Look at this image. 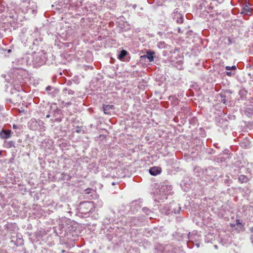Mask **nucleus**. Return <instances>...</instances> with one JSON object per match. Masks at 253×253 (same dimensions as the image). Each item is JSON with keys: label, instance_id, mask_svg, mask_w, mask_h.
I'll list each match as a JSON object with an SVG mask.
<instances>
[{"label": "nucleus", "instance_id": "5", "mask_svg": "<svg viewBox=\"0 0 253 253\" xmlns=\"http://www.w3.org/2000/svg\"><path fill=\"white\" fill-rule=\"evenodd\" d=\"M27 57L29 66L32 65L34 68H38L43 65L46 59V53L42 50L28 54Z\"/></svg>", "mask_w": 253, "mask_h": 253}, {"label": "nucleus", "instance_id": "53", "mask_svg": "<svg viewBox=\"0 0 253 253\" xmlns=\"http://www.w3.org/2000/svg\"><path fill=\"white\" fill-rule=\"evenodd\" d=\"M12 128L14 129H17V128H19V126H17L15 124H13V126H12Z\"/></svg>", "mask_w": 253, "mask_h": 253}, {"label": "nucleus", "instance_id": "40", "mask_svg": "<svg viewBox=\"0 0 253 253\" xmlns=\"http://www.w3.org/2000/svg\"><path fill=\"white\" fill-rule=\"evenodd\" d=\"M185 184H186L185 180H183L181 182L180 185H181L182 189L183 190V191H187L190 188V184H188L187 185H185Z\"/></svg>", "mask_w": 253, "mask_h": 253}, {"label": "nucleus", "instance_id": "10", "mask_svg": "<svg viewBox=\"0 0 253 253\" xmlns=\"http://www.w3.org/2000/svg\"><path fill=\"white\" fill-rule=\"evenodd\" d=\"M29 128L32 130L43 132L45 130L44 123L39 119L32 118L28 123Z\"/></svg>", "mask_w": 253, "mask_h": 253}, {"label": "nucleus", "instance_id": "4", "mask_svg": "<svg viewBox=\"0 0 253 253\" xmlns=\"http://www.w3.org/2000/svg\"><path fill=\"white\" fill-rule=\"evenodd\" d=\"M20 39L24 44L28 42L32 43L33 45L39 46L42 42V38L40 37V34L38 29H36L32 33H27L24 30L20 34Z\"/></svg>", "mask_w": 253, "mask_h": 253}, {"label": "nucleus", "instance_id": "31", "mask_svg": "<svg viewBox=\"0 0 253 253\" xmlns=\"http://www.w3.org/2000/svg\"><path fill=\"white\" fill-rule=\"evenodd\" d=\"M16 143L14 141L10 140V141H5L3 144V146L5 148L7 149H10L12 148H16Z\"/></svg>", "mask_w": 253, "mask_h": 253}, {"label": "nucleus", "instance_id": "38", "mask_svg": "<svg viewBox=\"0 0 253 253\" xmlns=\"http://www.w3.org/2000/svg\"><path fill=\"white\" fill-rule=\"evenodd\" d=\"M63 92L64 94H68L69 95H74L75 93L74 90L68 87L64 88L63 89Z\"/></svg>", "mask_w": 253, "mask_h": 253}, {"label": "nucleus", "instance_id": "26", "mask_svg": "<svg viewBox=\"0 0 253 253\" xmlns=\"http://www.w3.org/2000/svg\"><path fill=\"white\" fill-rule=\"evenodd\" d=\"M149 173L153 176H156L160 174L162 172V169L159 167H153L149 169Z\"/></svg>", "mask_w": 253, "mask_h": 253}, {"label": "nucleus", "instance_id": "1", "mask_svg": "<svg viewBox=\"0 0 253 253\" xmlns=\"http://www.w3.org/2000/svg\"><path fill=\"white\" fill-rule=\"evenodd\" d=\"M13 71H10L8 74H2L1 77L5 79V81L9 84V85L5 84L6 86V91H9L8 89L10 88L9 92L13 94L14 91H20L23 90V85L26 84L29 81L30 76L27 72V77L24 79L21 75H19L15 77L13 76Z\"/></svg>", "mask_w": 253, "mask_h": 253}, {"label": "nucleus", "instance_id": "25", "mask_svg": "<svg viewBox=\"0 0 253 253\" xmlns=\"http://www.w3.org/2000/svg\"><path fill=\"white\" fill-rule=\"evenodd\" d=\"M141 205L140 201H133L130 205V210L132 212L137 211L141 208Z\"/></svg>", "mask_w": 253, "mask_h": 253}, {"label": "nucleus", "instance_id": "52", "mask_svg": "<svg viewBox=\"0 0 253 253\" xmlns=\"http://www.w3.org/2000/svg\"><path fill=\"white\" fill-rule=\"evenodd\" d=\"M66 84L68 86H70L72 84V83L71 81H68L66 82Z\"/></svg>", "mask_w": 253, "mask_h": 253}, {"label": "nucleus", "instance_id": "50", "mask_svg": "<svg viewBox=\"0 0 253 253\" xmlns=\"http://www.w3.org/2000/svg\"><path fill=\"white\" fill-rule=\"evenodd\" d=\"M208 153L211 154H214L215 153V151L213 150L212 149H209L207 151Z\"/></svg>", "mask_w": 253, "mask_h": 253}, {"label": "nucleus", "instance_id": "42", "mask_svg": "<svg viewBox=\"0 0 253 253\" xmlns=\"http://www.w3.org/2000/svg\"><path fill=\"white\" fill-rule=\"evenodd\" d=\"M0 253H15V252L12 249H9L8 250L4 249L0 250Z\"/></svg>", "mask_w": 253, "mask_h": 253}, {"label": "nucleus", "instance_id": "39", "mask_svg": "<svg viewBox=\"0 0 253 253\" xmlns=\"http://www.w3.org/2000/svg\"><path fill=\"white\" fill-rule=\"evenodd\" d=\"M238 180L242 183H246L249 181V178L245 175H241L238 177Z\"/></svg>", "mask_w": 253, "mask_h": 253}, {"label": "nucleus", "instance_id": "15", "mask_svg": "<svg viewBox=\"0 0 253 253\" xmlns=\"http://www.w3.org/2000/svg\"><path fill=\"white\" fill-rule=\"evenodd\" d=\"M10 239V243L16 246H21L23 245L24 241L22 235L17 232L15 234H11L8 236Z\"/></svg>", "mask_w": 253, "mask_h": 253}, {"label": "nucleus", "instance_id": "33", "mask_svg": "<svg viewBox=\"0 0 253 253\" xmlns=\"http://www.w3.org/2000/svg\"><path fill=\"white\" fill-rule=\"evenodd\" d=\"M214 236L213 233L209 232L205 236V240L207 243H212V241L214 240Z\"/></svg>", "mask_w": 253, "mask_h": 253}, {"label": "nucleus", "instance_id": "21", "mask_svg": "<svg viewBox=\"0 0 253 253\" xmlns=\"http://www.w3.org/2000/svg\"><path fill=\"white\" fill-rule=\"evenodd\" d=\"M5 11L9 13V16L10 18H15L14 14L16 13L15 9H10V7L7 5L5 6L4 4L0 3V13H2Z\"/></svg>", "mask_w": 253, "mask_h": 253}, {"label": "nucleus", "instance_id": "19", "mask_svg": "<svg viewBox=\"0 0 253 253\" xmlns=\"http://www.w3.org/2000/svg\"><path fill=\"white\" fill-rule=\"evenodd\" d=\"M118 58L121 61L127 62L130 60V57L126 50L123 49L119 52Z\"/></svg>", "mask_w": 253, "mask_h": 253}, {"label": "nucleus", "instance_id": "59", "mask_svg": "<svg viewBox=\"0 0 253 253\" xmlns=\"http://www.w3.org/2000/svg\"><path fill=\"white\" fill-rule=\"evenodd\" d=\"M76 132H77V133H80L81 132V129L79 127H78L76 129Z\"/></svg>", "mask_w": 253, "mask_h": 253}, {"label": "nucleus", "instance_id": "13", "mask_svg": "<svg viewBox=\"0 0 253 253\" xmlns=\"http://www.w3.org/2000/svg\"><path fill=\"white\" fill-rule=\"evenodd\" d=\"M233 156L228 149H224L222 153L218 155L216 159V162L218 163H227Z\"/></svg>", "mask_w": 253, "mask_h": 253}, {"label": "nucleus", "instance_id": "20", "mask_svg": "<svg viewBox=\"0 0 253 253\" xmlns=\"http://www.w3.org/2000/svg\"><path fill=\"white\" fill-rule=\"evenodd\" d=\"M13 134V132L10 129L2 128L0 131V139L6 140L10 138Z\"/></svg>", "mask_w": 253, "mask_h": 253}, {"label": "nucleus", "instance_id": "29", "mask_svg": "<svg viewBox=\"0 0 253 253\" xmlns=\"http://www.w3.org/2000/svg\"><path fill=\"white\" fill-rule=\"evenodd\" d=\"M106 220L109 223L115 221L116 220V213L115 211L112 210H110V213L106 217Z\"/></svg>", "mask_w": 253, "mask_h": 253}, {"label": "nucleus", "instance_id": "24", "mask_svg": "<svg viewBox=\"0 0 253 253\" xmlns=\"http://www.w3.org/2000/svg\"><path fill=\"white\" fill-rule=\"evenodd\" d=\"M114 110L115 106L113 105H103L102 110L106 115H111Z\"/></svg>", "mask_w": 253, "mask_h": 253}, {"label": "nucleus", "instance_id": "14", "mask_svg": "<svg viewBox=\"0 0 253 253\" xmlns=\"http://www.w3.org/2000/svg\"><path fill=\"white\" fill-rule=\"evenodd\" d=\"M173 237L176 239L178 241H181L184 238L186 239H188V243H187V246L189 248H192V247L190 246V243H193V240L195 239L194 236L191 234V233L189 232L187 236H186L185 235H184L182 233H181L180 232H176L174 233L173 234Z\"/></svg>", "mask_w": 253, "mask_h": 253}, {"label": "nucleus", "instance_id": "27", "mask_svg": "<svg viewBox=\"0 0 253 253\" xmlns=\"http://www.w3.org/2000/svg\"><path fill=\"white\" fill-rule=\"evenodd\" d=\"M240 146L245 149H249L251 147V142L248 138L243 139L240 143Z\"/></svg>", "mask_w": 253, "mask_h": 253}, {"label": "nucleus", "instance_id": "63", "mask_svg": "<svg viewBox=\"0 0 253 253\" xmlns=\"http://www.w3.org/2000/svg\"><path fill=\"white\" fill-rule=\"evenodd\" d=\"M195 245L197 246V248L199 247L200 246L199 243H196Z\"/></svg>", "mask_w": 253, "mask_h": 253}, {"label": "nucleus", "instance_id": "56", "mask_svg": "<svg viewBox=\"0 0 253 253\" xmlns=\"http://www.w3.org/2000/svg\"><path fill=\"white\" fill-rule=\"evenodd\" d=\"M71 105V102H68L65 103V106L68 107Z\"/></svg>", "mask_w": 253, "mask_h": 253}, {"label": "nucleus", "instance_id": "54", "mask_svg": "<svg viewBox=\"0 0 253 253\" xmlns=\"http://www.w3.org/2000/svg\"><path fill=\"white\" fill-rule=\"evenodd\" d=\"M213 146L216 148H220V146H219V145L218 144V143H215L213 144Z\"/></svg>", "mask_w": 253, "mask_h": 253}, {"label": "nucleus", "instance_id": "30", "mask_svg": "<svg viewBox=\"0 0 253 253\" xmlns=\"http://www.w3.org/2000/svg\"><path fill=\"white\" fill-rule=\"evenodd\" d=\"M69 4L72 9H76L81 5L82 2L78 0H70Z\"/></svg>", "mask_w": 253, "mask_h": 253}, {"label": "nucleus", "instance_id": "23", "mask_svg": "<svg viewBox=\"0 0 253 253\" xmlns=\"http://www.w3.org/2000/svg\"><path fill=\"white\" fill-rule=\"evenodd\" d=\"M45 91L47 94L52 97H55L59 92L58 88L50 85H48L45 88Z\"/></svg>", "mask_w": 253, "mask_h": 253}, {"label": "nucleus", "instance_id": "17", "mask_svg": "<svg viewBox=\"0 0 253 253\" xmlns=\"http://www.w3.org/2000/svg\"><path fill=\"white\" fill-rule=\"evenodd\" d=\"M5 228L7 230V236L11 235V234H15L18 231V228L16 223H8L5 225Z\"/></svg>", "mask_w": 253, "mask_h": 253}, {"label": "nucleus", "instance_id": "64", "mask_svg": "<svg viewBox=\"0 0 253 253\" xmlns=\"http://www.w3.org/2000/svg\"><path fill=\"white\" fill-rule=\"evenodd\" d=\"M11 52V49H8L7 50V52H8V53H10Z\"/></svg>", "mask_w": 253, "mask_h": 253}, {"label": "nucleus", "instance_id": "61", "mask_svg": "<svg viewBox=\"0 0 253 253\" xmlns=\"http://www.w3.org/2000/svg\"><path fill=\"white\" fill-rule=\"evenodd\" d=\"M98 206L99 207H101L102 206V203H98Z\"/></svg>", "mask_w": 253, "mask_h": 253}, {"label": "nucleus", "instance_id": "37", "mask_svg": "<svg viewBox=\"0 0 253 253\" xmlns=\"http://www.w3.org/2000/svg\"><path fill=\"white\" fill-rule=\"evenodd\" d=\"M142 210L144 213H145L147 215L149 216L150 218H152L151 216L153 214L152 211L146 207L143 208Z\"/></svg>", "mask_w": 253, "mask_h": 253}, {"label": "nucleus", "instance_id": "55", "mask_svg": "<svg viewBox=\"0 0 253 253\" xmlns=\"http://www.w3.org/2000/svg\"><path fill=\"white\" fill-rule=\"evenodd\" d=\"M228 44L229 45L231 44L232 43V40L229 37L228 38Z\"/></svg>", "mask_w": 253, "mask_h": 253}, {"label": "nucleus", "instance_id": "6", "mask_svg": "<svg viewBox=\"0 0 253 253\" xmlns=\"http://www.w3.org/2000/svg\"><path fill=\"white\" fill-rule=\"evenodd\" d=\"M19 8L22 13L35 17L37 13V4L30 0H20Z\"/></svg>", "mask_w": 253, "mask_h": 253}, {"label": "nucleus", "instance_id": "60", "mask_svg": "<svg viewBox=\"0 0 253 253\" xmlns=\"http://www.w3.org/2000/svg\"><path fill=\"white\" fill-rule=\"evenodd\" d=\"M166 53H167V51H163V55L164 56H166V55H167V54H166Z\"/></svg>", "mask_w": 253, "mask_h": 253}, {"label": "nucleus", "instance_id": "44", "mask_svg": "<svg viewBox=\"0 0 253 253\" xmlns=\"http://www.w3.org/2000/svg\"><path fill=\"white\" fill-rule=\"evenodd\" d=\"M225 69L227 71H229V70L235 71L237 69V67L235 65H233L232 66H225Z\"/></svg>", "mask_w": 253, "mask_h": 253}, {"label": "nucleus", "instance_id": "9", "mask_svg": "<svg viewBox=\"0 0 253 253\" xmlns=\"http://www.w3.org/2000/svg\"><path fill=\"white\" fill-rule=\"evenodd\" d=\"M172 186L168 182L163 183L160 187L159 192H157L155 195V200H164L168 199L169 195H171L173 193L172 191Z\"/></svg>", "mask_w": 253, "mask_h": 253}, {"label": "nucleus", "instance_id": "57", "mask_svg": "<svg viewBox=\"0 0 253 253\" xmlns=\"http://www.w3.org/2000/svg\"><path fill=\"white\" fill-rule=\"evenodd\" d=\"M4 37V33L0 32V39H2Z\"/></svg>", "mask_w": 253, "mask_h": 253}, {"label": "nucleus", "instance_id": "2", "mask_svg": "<svg viewBox=\"0 0 253 253\" xmlns=\"http://www.w3.org/2000/svg\"><path fill=\"white\" fill-rule=\"evenodd\" d=\"M71 223V220L64 216L59 220V225L54 230L56 235L60 238H64L68 235L73 236V232L76 230V227Z\"/></svg>", "mask_w": 253, "mask_h": 253}, {"label": "nucleus", "instance_id": "49", "mask_svg": "<svg viewBox=\"0 0 253 253\" xmlns=\"http://www.w3.org/2000/svg\"><path fill=\"white\" fill-rule=\"evenodd\" d=\"M226 75L229 77H231L233 75H235V73H233L231 71H227L226 72Z\"/></svg>", "mask_w": 253, "mask_h": 253}, {"label": "nucleus", "instance_id": "51", "mask_svg": "<svg viewBox=\"0 0 253 253\" xmlns=\"http://www.w3.org/2000/svg\"><path fill=\"white\" fill-rule=\"evenodd\" d=\"M236 224L238 226L242 225L241 222L239 219L236 220Z\"/></svg>", "mask_w": 253, "mask_h": 253}, {"label": "nucleus", "instance_id": "41", "mask_svg": "<svg viewBox=\"0 0 253 253\" xmlns=\"http://www.w3.org/2000/svg\"><path fill=\"white\" fill-rule=\"evenodd\" d=\"M168 45L164 42H159L157 43V46L160 49L167 48Z\"/></svg>", "mask_w": 253, "mask_h": 253}, {"label": "nucleus", "instance_id": "28", "mask_svg": "<svg viewBox=\"0 0 253 253\" xmlns=\"http://www.w3.org/2000/svg\"><path fill=\"white\" fill-rule=\"evenodd\" d=\"M155 52L150 50H148L146 52V54L141 56V58H147L149 62H153L154 59Z\"/></svg>", "mask_w": 253, "mask_h": 253}, {"label": "nucleus", "instance_id": "62", "mask_svg": "<svg viewBox=\"0 0 253 253\" xmlns=\"http://www.w3.org/2000/svg\"><path fill=\"white\" fill-rule=\"evenodd\" d=\"M250 230L252 233H253V226L250 228Z\"/></svg>", "mask_w": 253, "mask_h": 253}, {"label": "nucleus", "instance_id": "43", "mask_svg": "<svg viewBox=\"0 0 253 253\" xmlns=\"http://www.w3.org/2000/svg\"><path fill=\"white\" fill-rule=\"evenodd\" d=\"M183 62L181 60L178 61L175 64V67L178 69H181L182 67Z\"/></svg>", "mask_w": 253, "mask_h": 253}, {"label": "nucleus", "instance_id": "36", "mask_svg": "<svg viewBox=\"0 0 253 253\" xmlns=\"http://www.w3.org/2000/svg\"><path fill=\"white\" fill-rule=\"evenodd\" d=\"M223 181L224 184L228 186H229L232 183V180L227 175L224 177Z\"/></svg>", "mask_w": 253, "mask_h": 253}, {"label": "nucleus", "instance_id": "35", "mask_svg": "<svg viewBox=\"0 0 253 253\" xmlns=\"http://www.w3.org/2000/svg\"><path fill=\"white\" fill-rule=\"evenodd\" d=\"M173 247L171 245H166L163 249V252L166 253H172Z\"/></svg>", "mask_w": 253, "mask_h": 253}, {"label": "nucleus", "instance_id": "32", "mask_svg": "<svg viewBox=\"0 0 253 253\" xmlns=\"http://www.w3.org/2000/svg\"><path fill=\"white\" fill-rule=\"evenodd\" d=\"M129 220V222L130 223V226L138 225L141 222L140 219L137 217H131Z\"/></svg>", "mask_w": 253, "mask_h": 253}, {"label": "nucleus", "instance_id": "3", "mask_svg": "<svg viewBox=\"0 0 253 253\" xmlns=\"http://www.w3.org/2000/svg\"><path fill=\"white\" fill-rule=\"evenodd\" d=\"M27 54L24 55L22 58L16 59L12 63V68L10 71H13V76L21 75L23 78L26 79L27 77V71L24 69L26 66H28Z\"/></svg>", "mask_w": 253, "mask_h": 253}, {"label": "nucleus", "instance_id": "16", "mask_svg": "<svg viewBox=\"0 0 253 253\" xmlns=\"http://www.w3.org/2000/svg\"><path fill=\"white\" fill-rule=\"evenodd\" d=\"M171 18L177 24H181L183 22V15L178 11L177 8L175 9L171 13Z\"/></svg>", "mask_w": 253, "mask_h": 253}, {"label": "nucleus", "instance_id": "48", "mask_svg": "<svg viewBox=\"0 0 253 253\" xmlns=\"http://www.w3.org/2000/svg\"><path fill=\"white\" fill-rule=\"evenodd\" d=\"M92 191H93L92 189L87 188L84 190V193L85 194H89Z\"/></svg>", "mask_w": 253, "mask_h": 253}, {"label": "nucleus", "instance_id": "45", "mask_svg": "<svg viewBox=\"0 0 253 253\" xmlns=\"http://www.w3.org/2000/svg\"><path fill=\"white\" fill-rule=\"evenodd\" d=\"M199 131H200V136L202 137H205L206 136V132L205 129L203 128H200L199 129Z\"/></svg>", "mask_w": 253, "mask_h": 253}, {"label": "nucleus", "instance_id": "18", "mask_svg": "<svg viewBox=\"0 0 253 253\" xmlns=\"http://www.w3.org/2000/svg\"><path fill=\"white\" fill-rule=\"evenodd\" d=\"M57 208L62 212L65 213L67 216H71L72 212L71 211V208L69 204L66 203L60 204L57 206Z\"/></svg>", "mask_w": 253, "mask_h": 253}, {"label": "nucleus", "instance_id": "12", "mask_svg": "<svg viewBox=\"0 0 253 253\" xmlns=\"http://www.w3.org/2000/svg\"><path fill=\"white\" fill-rule=\"evenodd\" d=\"M218 169L213 167H209L203 172V174L206 176V181L210 182L217 176Z\"/></svg>", "mask_w": 253, "mask_h": 253}, {"label": "nucleus", "instance_id": "7", "mask_svg": "<svg viewBox=\"0 0 253 253\" xmlns=\"http://www.w3.org/2000/svg\"><path fill=\"white\" fill-rule=\"evenodd\" d=\"M94 204L92 202H81L77 208V214L81 217H85L89 216L90 212L94 210Z\"/></svg>", "mask_w": 253, "mask_h": 253}, {"label": "nucleus", "instance_id": "11", "mask_svg": "<svg viewBox=\"0 0 253 253\" xmlns=\"http://www.w3.org/2000/svg\"><path fill=\"white\" fill-rule=\"evenodd\" d=\"M213 3H211L210 6L208 8L206 7V2L201 1L199 2L197 4V12L199 14V16L202 18H205L208 13H211V9H213L214 6L212 5Z\"/></svg>", "mask_w": 253, "mask_h": 253}, {"label": "nucleus", "instance_id": "22", "mask_svg": "<svg viewBox=\"0 0 253 253\" xmlns=\"http://www.w3.org/2000/svg\"><path fill=\"white\" fill-rule=\"evenodd\" d=\"M250 4L249 2H246L244 4L241 10V14L248 16L251 15L252 14L253 9L250 7Z\"/></svg>", "mask_w": 253, "mask_h": 253}, {"label": "nucleus", "instance_id": "46", "mask_svg": "<svg viewBox=\"0 0 253 253\" xmlns=\"http://www.w3.org/2000/svg\"><path fill=\"white\" fill-rule=\"evenodd\" d=\"M221 97V102L224 104H226L227 101L226 99V96L225 95L221 94L220 95Z\"/></svg>", "mask_w": 253, "mask_h": 253}, {"label": "nucleus", "instance_id": "34", "mask_svg": "<svg viewBox=\"0 0 253 253\" xmlns=\"http://www.w3.org/2000/svg\"><path fill=\"white\" fill-rule=\"evenodd\" d=\"M118 26L122 31H126L129 29V24L127 22H123V24L120 23Z\"/></svg>", "mask_w": 253, "mask_h": 253}, {"label": "nucleus", "instance_id": "58", "mask_svg": "<svg viewBox=\"0 0 253 253\" xmlns=\"http://www.w3.org/2000/svg\"><path fill=\"white\" fill-rule=\"evenodd\" d=\"M47 141L48 142H49V144H50L51 146H52V144H53V142H52L51 140L48 139Z\"/></svg>", "mask_w": 253, "mask_h": 253}, {"label": "nucleus", "instance_id": "47", "mask_svg": "<svg viewBox=\"0 0 253 253\" xmlns=\"http://www.w3.org/2000/svg\"><path fill=\"white\" fill-rule=\"evenodd\" d=\"M223 1V0H214L212 2H211L212 3H213L212 5L214 6V5L216 4V2H217L218 3H221Z\"/></svg>", "mask_w": 253, "mask_h": 253}, {"label": "nucleus", "instance_id": "8", "mask_svg": "<svg viewBox=\"0 0 253 253\" xmlns=\"http://www.w3.org/2000/svg\"><path fill=\"white\" fill-rule=\"evenodd\" d=\"M159 208L161 212L167 215L173 213L174 214L179 213L181 209L179 204L174 201L164 206L161 205Z\"/></svg>", "mask_w": 253, "mask_h": 253}]
</instances>
